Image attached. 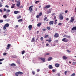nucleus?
Segmentation results:
<instances>
[{"label": "nucleus", "mask_w": 76, "mask_h": 76, "mask_svg": "<svg viewBox=\"0 0 76 76\" xmlns=\"http://www.w3.org/2000/svg\"><path fill=\"white\" fill-rule=\"evenodd\" d=\"M9 26V24L8 23H7L5 24V25L3 27V29L4 30H5L6 29V28L8 27Z\"/></svg>", "instance_id": "nucleus-1"}, {"label": "nucleus", "mask_w": 76, "mask_h": 76, "mask_svg": "<svg viewBox=\"0 0 76 76\" xmlns=\"http://www.w3.org/2000/svg\"><path fill=\"white\" fill-rule=\"evenodd\" d=\"M19 74L20 75H22L23 74V73L22 72L19 71L15 73V75L16 76H18Z\"/></svg>", "instance_id": "nucleus-2"}, {"label": "nucleus", "mask_w": 76, "mask_h": 76, "mask_svg": "<svg viewBox=\"0 0 76 76\" xmlns=\"http://www.w3.org/2000/svg\"><path fill=\"white\" fill-rule=\"evenodd\" d=\"M62 41H64V42H67L69 41V39H66V38H64L62 40Z\"/></svg>", "instance_id": "nucleus-3"}, {"label": "nucleus", "mask_w": 76, "mask_h": 76, "mask_svg": "<svg viewBox=\"0 0 76 76\" xmlns=\"http://www.w3.org/2000/svg\"><path fill=\"white\" fill-rule=\"evenodd\" d=\"M39 59H40V60H42V61L43 63H44V62L45 61V58H43L42 57H39Z\"/></svg>", "instance_id": "nucleus-4"}, {"label": "nucleus", "mask_w": 76, "mask_h": 76, "mask_svg": "<svg viewBox=\"0 0 76 76\" xmlns=\"http://www.w3.org/2000/svg\"><path fill=\"white\" fill-rule=\"evenodd\" d=\"M32 7H34V6H31L29 7V9L28 10L30 12H32L33 11V9L32 8Z\"/></svg>", "instance_id": "nucleus-5"}, {"label": "nucleus", "mask_w": 76, "mask_h": 76, "mask_svg": "<svg viewBox=\"0 0 76 76\" xmlns=\"http://www.w3.org/2000/svg\"><path fill=\"white\" fill-rule=\"evenodd\" d=\"M71 19L69 21V23H72V22H73L75 20V18L73 17H71Z\"/></svg>", "instance_id": "nucleus-6"}, {"label": "nucleus", "mask_w": 76, "mask_h": 76, "mask_svg": "<svg viewBox=\"0 0 76 76\" xmlns=\"http://www.w3.org/2000/svg\"><path fill=\"white\" fill-rule=\"evenodd\" d=\"M10 47H11V45L9 44H8V45L7 46V47L6 48V50H9Z\"/></svg>", "instance_id": "nucleus-7"}, {"label": "nucleus", "mask_w": 76, "mask_h": 76, "mask_svg": "<svg viewBox=\"0 0 76 76\" xmlns=\"http://www.w3.org/2000/svg\"><path fill=\"white\" fill-rule=\"evenodd\" d=\"M54 37L55 38H58V37H59V34L57 33H56L55 34Z\"/></svg>", "instance_id": "nucleus-8"}, {"label": "nucleus", "mask_w": 76, "mask_h": 76, "mask_svg": "<svg viewBox=\"0 0 76 76\" xmlns=\"http://www.w3.org/2000/svg\"><path fill=\"white\" fill-rule=\"evenodd\" d=\"M59 19L61 20L63 19V16H62L61 14H60L59 15Z\"/></svg>", "instance_id": "nucleus-9"}, {"label": "nucleus", "mask_w": 76, "mask_h": 76, "mask_svg": "<svg viewBox=\"0 0 76 76\" xmlns=\"http://www.w3.org/2000/svg\"><path fill=\"white\" fill-rule=\"evenodd\" d=\"M54 23V21H51L49 23V25H53V23Z\"/></svg>", "instance_id": "nucleus-10"}, {"label": "nucleus", "mask_w": 76, "mask_h": 76, "mask_svg": "<svg viewBox=\"0 0 76 76\" xmlns=\"http://www.w3.org/2000/svg\"><path fill=\"white\" fill-rule=\"evenodd\" d=\"M32 25H30L28 26L29 31H31L32 29Z\"/></svg>", "instance_id": "nucleus-11"}, {"label": "nucleus", "mask_w": 76, "mask_h": 76, "mask_svg": "<svg viewBox=\"0 0 76 76\" xmlns=\"http://www.w3.org/2000/svg\"><path fill=\"white\" fill-rule=\"evenodd\" d=\"M50 7V5H46L44 7V9H46V8H49Z\"/></svg>", "instance_id": "nucleus-12"}, {"label": "nucleus", "mask_w": 76, "mask_h": 76, "mask_svg": "<svg viewBox=\"0 0 76 76\" xmlns=\"http://www.w3.org/2000/svg\"><path fill=\"white\" fill-rule=\"evenodd\" d=\"M49 68L50 69H53V67L52 66V65H49L48 66Z\"/></svg>", "instance_id": "nucleus-13"}, {"label": "nucleus", "mask_w": 76, "mask_h": 76, "mask_svg": "<svg viewBox=\"0 0 76 76\" xmlns=\"http://www.w3.org/2000/svg\"><path fill=\"white\" fill-rule=\"evenodd\" d=\"M55 66L56 67H58L60 66V64H55Z\"/></svg>", "instance_id": "nucleus-14"}, {"label": "nucleus", "mask_w": 76, "mask_h": 76, "mask_svg": "<svg viewBox=\"0 0 76 76\" xmlns=\"http://www.w3.org/2000/svg\"><path fill=\"white\" fill-rule=\"evenodd\" d=\"M20 4V2H18V4H16V6L17 7H19Z\"/></svg>", "instance_id": "nucleus-15"}, {"label": "nucleus", "mask_w": 76, "mask_h": 76, "mask_svg": "<svg viewBox=\"0 0 76 76\" xmlns=\"http://www.w3.org/2000/svg\"><path fill=\"white\" fill-rule=\"evenodd\" d=\"M11 66H12V67H15V66H16V64L14 63L12 64H10Z\"/></svg>", "instance_id": "nucleus-16"}, {"label": "nucleus", "mask_w": 76, "mask_h": 76, "mask_svg": "<svg viewBox=\"0 0 76 76\" xmlns=\"http://www.w3.org/2000/svg\"><path fill=\"white\" fill-rule=\"evenodd\" d=\"M41 25H42V23H39L37 24V26H38V27H40V26H41Z\"/></svg>", "instance_id": "nucleus-17"}, {"label": "nucleus", "mask_w": 76, "mask_h": 76, "mask_svg": "<svg viewBox=\"0 0 76 76\" xmlns=\"http://www.w3.org/2000/svg\"><path fill=\"white\" fill-rule=\"evenodd\" d=\"M51 12V10H49L47 12V14H49V13H50Z\"/></svg>", "instance_id": "nucleus-18"}, {"label": "nucleus", "mask_w": 76, "mask_h": 76, "mask_svg": "<svg viewBox=\"0 0 76 76\" xmlns=\"http://www.w3.org/2000/svg\"><path fill=\"white\" fill-rule=\"evenodd\" d=\"M22 20H23L22 19H21L20 20H18V22L21 23V22H22Z\"/></svg>", "instance_id": "nucleus-19"}, {"label": "nucleus", "mask_w": 76, "mask_h": 76, "mask_svg": "<svg viewBox=\"0 0 76 76\" xmlns=\"http://www.w3.org/2000/svg\"><path fill=\"white\" fill-rule=\"evenodd\" d=\"M14 14H18L19 13V11H15L14 12Z\"/></svg>", "instance_id": "nucleus-20"}, {"label": "nucleus", "mask_w": 76, "mask_h": 76, "mask_svg": "<svg viewBox=\"0 0 76 76\" xmlns=\"http://www.w3.org/2000/svg\"><path fill=\"white\" fill-rule=\"evenodd\" d=\"M52 60V57H50L48 59V61H50Z\"/></svg>", "instance_id": "nucleus-21"}, {"label": "nucleus", "mask_w": 76, "mask_h": 76, "mask_svg": "<svg viewBox=\"0 0 76 76\" xmlns=\"http://www.w3.org/2000/svg\"><path fill=\"white\" fill-rule=\"evenodd\" d=\"M63 58L64 60H66L67 58V57L65 56H64L63 57Z\"/></svg>", "instance_id": "nucleus-22"}, {"label": "nucleus", "mask_w": 76, "mask_h": 76, "mask_svg": "<svg viewBox=\"0 0 76 76\" xmlns=\"http://www.w3.org/2000/svg\"><path fill=\"white\" fill-rule=\"evenodd\" d=\"M35 41V39L34 38H32V39H31V42H34Z\"/></svg>", "instance_id": "nucleus-23"}, {"label": "nucleus", "mask_w": 76, "mask_h": 76, "mask_svg": "<svg viewBox=\"0 0 76 76\" xmlns=\"http://www.w3.org/2000/svg\"><path fill=\"white\" fill-rule=\"evenodd\" d=\"M72 30H74V31L75 30H76V27L74 26L73 27V28H72Z\"/></svg>", "instance_id": "nucleus-24"}, {"label": "nucleus", "mask_w": 76, "mask_h": 76, "mask_svg": "<svg viewBox=\"0 0 76 76\" xmlns=\"http://www.w3.org/2000/svg\"><path fill=\"white\" fill-rule=\"evenodd\" d=\"M25 51L23 50L21 52V54L22 55H23V54H25Z\"/></svg>", "instance_id": "nucleus-25"}, {"label": "nucleus", "mask_w": 76, "mask_h": 76, "mask_svg": "<svg viewBox=\"0 0 76 76\" xmlns=\"http://www.w3.org/2000/svg\"><path fill=\"white\" fill-rule=\"evenodd\" d=\"M49 37L48 35H45V37H44V38H48Z\"/></svg>", "instance_id": "nucleus-26"}, {"label": "nucleus", "mask_w": 76, "mask_h": 76, "mask_svg": "<svg viewBox=\"0 0 76 76\" xmlns=\"http://www.w3.org/2000/svg\"><path fill=\"white\" fill-rule=\"evenodd\" d=\"M75 64H76V62H74L72 63V65H73V66H74V65H75Z\"/></svg>", "instance_id": "nucleus-27"}, {"label": "nucleus", "mask_w": 76, "mask_h": 76, "mask_svg": "<svg viewBox=\"0 0 76 76\" xmlns=\"http://www.w3.org/2000/svg\"><path fill=\"white\" fill-rule=\"evenodd\" d=\"M46 28H47L48 30H50V27H47Z\"/></svg>", "instance_id": "nucleus-28"}, {"label": "nucleus", "mask_w": 76, "mask_h": 76, "mask_svg": "<svg viewBox=\"0 0 76 76\" xmlns=\"http://www.w3.org/2000/svg\"><path fill=\"white\" fill-rule=\"evenodd\" d=\"M10 12V10H7L6 11V13H9Z\"/></svg>", "instance_id": "nucleus-29"}, {"label": "nucleus", "mask_w": 76, "mask_h": 76, "mask_svg": "<svg viewBox=\"0 0 76 76\" xmlns=\"http://www.w3.org/2000/svg\"><path fill=\"white\" fill-rule=\"evenodd\" d=\"M57 19L55 20V22L54 23L55 25H56L57 23Z\"/></svg>", "instance_id": "nucleus-30"}, {"label": "nucleus", "mask_w": 76, "mask_h": 76, "mask_svg": "<svg viewBox=\"0 0 76 76\" xmlns=\"http://www.w3.org/2000/svg\"><path fill=\"white\" fill-rule=\"evenodd\" d=\"M39 3V1H36L35 2V4H37V3Z\"/></svg>", "instance_id": "nucleus-31"}, {"label": "nucleus", "mask_w": 76, "mask_h": 76, "mask_svg": "<svg viewBox=\"0 0 76 76\" xmlns=\"http://www.w3.org/2000/svg\"><path fill=\"white\" fill-rule=\"evenodd\" d=\"M3 18H4L5 19H6V18H7V16H6V15H3Z\"/></svg>", "instance_id": "nucleus-32"}, {"label": "nucleus", "mask_w": 76, "mask_h": 76, "mask_svg": "<svg viewBox=\"0 0 76 76\" xmlns=\"http://www.w3.org/2000/svg\"><path fill=\"white\" fill-rule=\"evenodd\" d=\"M21 17H22L21 16L19 15L17 17V19H20V18H21Z\"/></svg>", "instance_id": "nucleus-33"}, {"label": "nucleus", "mask_w": 76, "mask_h": 76, "mask_svg": "<svg viewBox=\"0 0 76 76\" xmlns=\"http://www.w3.org/2000/svg\"><path fill=\"white\" fill-rule=\"evenodd\" d=\"M32 73L33 75H35V71H32Z\"/></svg>", "instance_id": "nucleus-34"}, {"label": "nucleus", "mask_w": 76, "mask_h": 76, "mask_svg": "<svg viewBox=\"0 0 76 76\" xmlns=\"http://www.w3.org/2000/svg\"><path fill=\"white\" fill-rule=\"evenodd\" d=\"M7 55V53H6V52H5L3 53V56H6Z\"/></svg>", "instance_id": "nucleus-35"}, {"label": "nucleus", "mask_w": 76, "mask_h": 76, "mask_svg": "<svg viewBox=\"0 0 76 76\" xmlns=\"http://www.w3.org/2000/svg\"><path fill=\"white\" fill-rule=\"evenodd\" d=\"M43 39H44V38L42 37H41L40 38L41 41H43Z\"/></svg>", "instance_id": "nucleus-36"}, {"label": "nucleus", "mask_w": 76, "mask_h": 76, "mask_svg": "<svg viewBox=\"0 0 76 76\" xmlns=\"http://www.w3.org/2000/svg\"><path fill=\"white\" fill-rule=\"evenodd\" d=\"M42 12H40L39 13V16H42Z\"/></svg>", "instance_id": "nucleus-37"}, {"label": "nucleus", "mask_w": 76, "mask_h": 76, "mask_svg": "<svg viewBox=\"0 0 76 76\" xmlns=\"http://www.w3.org/2000/svg\"><path fill=\"white\" fill-rule=\"evenodd\" d=\"M4 60V58L1 59H0V61H3Z\"/></svg>", "instance_id": "nucleus-38"}, {"label": "nucleus", "mask_w": 76, "mask_h": 76, "mask_svg": "<svg viewBox=\"0 0 76 76\" xmlns=\"http://www.w3.org/2000/svg\"><path fill=\"white\" fill-rule=\"evenodd\" d=\"M3 22V20H0V23H2Z\"/></svg>", "instance_id": "nucleus-39"}, {"label": "nucleus", "mask_w": 76, "mask_h": 76, "mask_svg": "<svg viewBox=\"0 0 76 76\" xmlns=\"http://www.w3.org/2000/svg\"><path fill=\"white\" fill-rule=\"evenodd\" d=\"M42 30L43 31H46V29H45V28H43L42 29Z\"/></svg>", "instance_id": "nucleus-40"}, {"label": "nucleus", "mask_w": 76, "mask_h": 76, "mask_svg": "<svg viewBox=\"0 0 76 76\" xmlns=\"http://www.w3.org/2000/svg\"><path fill=\"white\" fill-rule=\"evenodd\" d=\"M39 15H37L36 16V18H39Z\"/></svg>", "instance_id": "nucleus-41"}, {"label": "nucleus", "mask_w": 76, "mask_h": 76, "mask_svg": "<svg viewBox=\"0 0 76 76\" xmlns=\"http://www.w3.org/2000/svg\"><path fill=\"white\" fill-rule=\"evenodd\" d=\"M47 17H45L44 19V20H47Z\"/></svg>", "instance_id": "nucleus-42"}, {"label": "nucleus", "mask_w": 76, "mask_h": 76, "mask_svg": "<svg viewBox=\"0 0 76 76\" xmlns=\"http://www.w3.org/2000/svg\"><path fill=\"white\" fill-rule=\"evenodd\" d=\"M55 19H56H56H56V16H54V18H53L54 20Z\"/></svg>", "instance_id": "nucleus-43"}, {"label": "nucleus", "mask_w": 76, "mask_h": 76, "mask_svg": "<svg viewBox=\"0 0 76 76\" xmlns=\"http://www.w3.org/2000/svg\"><path fill=\"white\" fill-rule=\"evenodd\" d=\"M5 7H7V8H9V6H8V5H6L5 6Z\"/></svg>", "instance_id": "nucleus-44"}, {"label": "nucleus", "mask_w": 76, "mask_h": 76, "mask_svg": "<svg viewBox=\"0 0 76 76\" xmlns=\"http://www.w3.org/2000/svg\"><path fill=\"white\" fill-rule=\"evenodd\" d=\"M67 71H65L64 72V73L65 74V75H66V74H67Z\"/></svg>", "instance_id": "nucleus-45"}, {"label": "nucleus", "mask_w": 76, "mask_h": 76, "mask_svg": "<svg viewBox=\"0 0 76 76\" xmlns=\"http://www.w3.org/2000/svg\"><path fill=\"white\" fill-rule=\"evenodd\" d=\"M62 25V23H59L58 24V25Z\"/></svg>", "instance_id": "nucleus-46"}, {"label": "nucleus", "mask_w": 76, "mask_h": 76, "mask_svg": "<svg viewBox=\"0 0 76 76\" xmlns=\"http://www.w3.org/2000/svg\"><path fill=\"white\" fill-rule=\"evenodd\" d=\"M51 41H52L51 40V39H50L49 40V41H48V42L50 43V42H51Z\"/></svg>", "instance_id": "nucleus-47"}, {"label": "nucleus", "mask_w": 76, "mask_h": 76, "mask_svg": "<svg viewBox=\"0 0 76 76\" xmlns=\"http://www.w3.org/2000/svg\"><path fill=\"white\" fill-rule=\"evenodd\" d=\"M52 71L53 72H56V70H55V69H53Z\"/></svg>", "instance_id": "nucleus-48"}, {"label": "nucleus", "mask_w": 76, "mask_h": 76, "mask_svg": "<svg viewBox=\"0 0 76 76\" xmlns=\"http://www.w3.org/2000/svg\"><path fill=\"white\" fill-rule=\"evenodd\" d=\"M7 10H6V9L4 8V12H6Z\"/></svg>", "instance_id": "nucleus-49"}, {"label": "nucleus", "mask_w": 76, "mask_h": 76, "mask_svg": "<svg viewBox=\"0 0 76 76\" xmlns=\"http://www.w3.org/2000/svg\"><path fill=\"white\" fill-rule=\"evenodd\" d=\"M66 51H67V52H68V53H70V51H69V50H67Z\"/></svg>", "instance_id": "nucleus-50"}, {"label": "nucleus", "mask_w": 76, "mask_h": 76, "mask_svg": "<svg viewBox=\"0 0 76 76\" xmlns=\"http://www.w3.org/2000/svg\"><path fill=\"white\" fill-rule=\"evenodd\" d=\"M67 38H70V36H66Z\"/></svg>", "instance_id": "nucleus-51"}, {"label": "nucleus", "mask_w": 76, "mask_h": 76, "mask_svg": "<svg viewBox=\"0 0 76 76\" xmlns=\"http://www.w3.org/2000/svg\"><path fill=\"white\" fill-rule=\"evenodd\" d=\"M14 7H15V6H11V9H13V8H14Z\"/></svg>", "instance_id": "nucleus-52"}, {"label": "nucleus", "mask_w": 76, "mask_h": 76, "mask_svg": "<svg viewBox=\"0 0 76 76\" xmlns=\"http://www.w3.org/2000/svg\"><path fill=\"white\" fill-rule=\"evenodd\" d=\"M46 46H48L49 45V44L48 43H47L46 45Z\"/></svg>", "instance_id": "nucleus-53"}, {"label": "nucleus", "mask_w": 76, "mask_h": 76, "mask_svg": "<svg viewBox=\"0 0 76 76\" xmlns=\"http://www.w3.org/2000/svg\"><path fill=\"white\" fill-rule=\"evenodd\" d=\"M12 6H15V5H16V4H12Z\"/></svg>", "instance_id": "nucleus-54"}, {"label": "nucleus", "mask_w": 76, "mask_h": 76, "mask_svg": "<svg viewBox=\"0 0 76 76\" xmlns=\"http://www.w3.org/2000/svg\"><path fill=\"white\" fill-rule=\"evenodd\" d=\"M0 12H1V13H2V12H3V10H2L0 9Z\"/></svg>", "instance_id": "nucleus-55"}, {"label": "nucleus", "mask_w": 76, "mask_h": 76, "mask_svg": "<svg viewBox=\"0 0 76 76\" xmlns=\"http://www.w3.org/2000/svg\"><path fill=\"white\" fill-rule=\"evenodd\" d=\"M46 55H50V53H46Z\"/></svg>", "instance_id": "nucleus-56"}, {"label": "nucleus", "mask_w": 76, "mask_h": 76, "mask_svg": "<svg viewBox=\"0 0 76 76\" xmlns=\"http://www.w3.org/2000/svg\"><path fill=\"white\" fill-rule=\"evenodd\" d=\"M67 37V35H64L63 36V37Z\"/></svg>", "instance_id": "nucleus-57"}, {"label": "nucleus", "mask_w": 76, "mask_h": 76, "mask_svg": "<svg viewBox=\"0 0 76 76\" xmlns=\"http://www.w3.org/2000/svg\"><path fill=\"white\" fill-rule=\"evenodd\" d=\"M37 72H39V69H37Z\"/></svg>", "instance_id": "nucleus-58"}, {"label": "nucleus", "mask_w": 76, "mask_h": 76, "mask_svg": "<svg viewBox=\"0 0 76 76\" xmlns=\"http://www.w3.org/2000/svg\"><path fill=\"white\" fill-rule=\"evenodd\" d=\"M58 42V40H56L55 41V42Z\"/></svg>", "instance_id": "nucleus-59"}, {"label": "nucleus", "mask_w": 76, "mask_h": 76, "mask_svg": "<svg viewBox=\"0 0 76 76\" xmlns=\"http://www.w3.org/2000/svg\"><path fill=\"white\" fill-rule=\"evenodd\" d=\"M67 12H68V11H67V10H66V11L65 12V13H67Z\"/></svg>", "instance_id": "nucleus-60"}, {"label": "nucleus", "mask_w": 76, "mask_h": 76, "mask_svg": "<svg viewBox=\"0 0 76 76\" xmlns=\"http://www.w3.org/2000/svg\"><path fill=\"white\" fill-rule=\"evenodd\" d=\"M23 6L22 5L20 7V8H23Z\"/></svg>", "instance_id": "nucleus-61"}, {"label": "nucleus", "mask_w": 76, "mask_h": 76, "mask_svg": "<svg viewBox=\"0 0 76 76\" xmlns=\"http://www.w3.org/2000/svg\"><path fill=\"white\" fill-rule=\"evenodd\" d=\"M66 20H69V18H66Z\"/></svg>", "instance_id": "nucleus-62"}, {"label": "nucleus", "mask_w": 76, "mask_h": 76, "mask_svg": "<svg viewBox=\"0 0 76 76\" xmlns=\"http://www.w3.org/2000/svg\"><path fill=\"white\" fill-rule=\"evenodd\" d=\"M75 12L76 13V7L75 8Z\"/></svg>", "instance_id": "nucleus-63"}, {"label": "nucleus", "mask_w": 76, "mask_h": 76, "mask_svg": "<svg viewBox=\"0 0 76 76\" xmlns=\"http://www.w3.org/2000/svg\"><path fill=\"white\" fill-rule=\"evenodd\" d=\"M48 19L46 20V22H48Z\"/></svg>", "instance_id": "nucleus-64"}]
</instances>
